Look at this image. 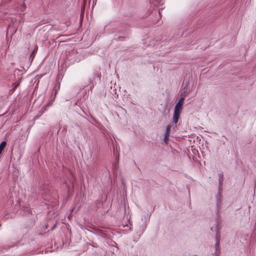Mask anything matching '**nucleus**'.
<instances>
[{"label": "nucleus", "mask_w": 256, "mask_h": 256, "mask_svg": "<svg viewBox=\"0 0 256 256\" xmlns=\"http://www.w3.org/2000/svg\"><path fill=\"white\" fill-rule=\"evenodd\" d=\"M36 50H34L33 52H32V54H31L30 55V58L32 57V55H34V53L36 52Z\"/></svg>", "instance_id": "13"}, {"label": "nucleus", "mask_w": 256, "mask_h": 256, "mask_svg": "<svg viewBox=\"0 0 256 256\" xmlns=\"http://www.w3.org/2000/svg\"><path fill=\"white\" fill-rule=\"evenodd\" d=\"M184 100V98H180L178 103L176 104L174 110L180 112V110L182 108L183 102Z\"/></svg>", "instance_id": "3"}, {"label": "nucleus", "mask_w": 256, "mask_h": 256, "mask_svg": "<svg viewBox=\"0 0 256 256\" xmlns=\"http://www.w3.org/2000/svg\"><path fill=\"white\" fill-rule=\"evenodd\" d=\"M60 84L59 83H58L57 85H56L54 88V90L55 92V94H54L55 96H56V95L58 92V90H60Z\"/></svg>", "instance_id": "9"}, {"label": "nucleus", "mask_w": 256, "mask_h": 256, "mask_svg": "<svg viewBox=\"0 0 256 256\" xmlns=\"http://www.w3.org/2000/svg\"><path fill=\"white\" fill-rule=\"evenodd\" d=\"M55 97H56V96H54V98H53L52 100H51L48 102V106H51V105L52 104V102H53V101H54V98H55Z\"/></svg>", "instance_id": "11"}, {"label": "nucleus", "mask_w": 256, "mask_h": 256, "mask_svg": "<svg viewBox=\"0 0 256 256\" xmlns=\"http://www.w3.org/2000/svg\"><path fill=\"white\" fill-rule=\"evenodd\" d=\"M180 112L174 110V114L172 118V122L174 124H176L178 122V118H180Z\"/></svg>", "instance_id": "4"}, {"label": "nucleus", "mask_w": 256, "mask_h": 256, "mask_svg": "<svg viewBox=\"0 0 256 256\" xmlns=\"http://www.w3.org/2000/svg\"><path fill=\"white\" fill-rule=\"evenodd\" d=\"M188 82H187L186 84V86L184 88V90H183L182 92V93L180 94L181 98H184V100L185 99V98L187 96L188 94V92H187V90L186 88L188 86Z\"/></svg>", "instance_id": "6"}, {"label": "nucleus", "mask_w": 256, "mask_h": 256, "mask_svg": "<svg viewBox=\"0 0 256 256\" xmlns=\"http://www.w3.org/2000/svg\"><path fill=\"white\" fill-rule=\"evenodd\" d=\"M194 256H197V255H196V254H195V255H194Z\"/></svg>", "instance_id": "17"}, {"label": "nucleus", "mask_w": 256, "mask_h": 256, "mask_svg": "<svg viewBox=\"0 0 256 256\" xmlns=\"http://www.w3.org/2000/svg\"><path fill=\"white\" fill-rule=\"evenodd\" d=\"M24 211L26 213H28V214H32V210L28 208H26L24 210Z\"/></svg>", "instance_id": "10"}, {"label": "nucleus", "mask_w": 256, "mask_h": 256, "mask_svg": "<svg viewBox=\"0 0 256 256\" xmlns=\"http://www.w3.org/2000/svg\"><path fill=\"white\" fill-rule=\"evenodd\" d=\"M172 126V124H169L166 126L164 137V140L166 142L169 140V136H170Z\"/></svg>", "instance_id": "2"}, {"label": "nucleus", "mask_w": 256, "mask_h": 256, "mask_svg": "<svg viewBox=\"0 0 256 256\" xmlns=\"http://www.w3.org/2000/svg\"><path fill=\"white\" fill-rule=\"evenodd\" d=\"M219 256L217 255V256Z\"/></svg>", "instance_id": "18"}, {"label": "nucleus", "mask_w": 256, "mask_h": 256, "mask_svg": "<svg viewBox=\"0 0 256 256\" xmlns=\"http://www.w3.org/2000/svg\"><path fill=\"white\" fill-rule=\"evenodd\" d=\"M215 248H216V252H214V255L216 256H219L220 254V244H215Z\"/></svg>", "instance_id": "8"}, {"label": "nucleus", "mask_w": 256, "mask_h": 256, "mask_svg": "<svg viewBox=\"0 0 256 256\" xmlns=\"http://www.w3.org/2000/svg\"><path fill=\"white\" fill-rule=\"evenodd\" d=\"M6 145V141H3L0 144V155L2 154Z\"/></svg>", "instance_id": "7"}, {"label": "nucleus", "mask_w": 256, "mask_h": 256, "mask_svg": "<svg viewBox=\"0 0 256 256\" xmlns=\"http://www.w3.org/2000/svg\"><path fill=\"white\" fill-rule=\"evenodd\" d=\"M218 190L219 192L218 194L216 196V206L218 208V210H219L220 206H221V202L222 200L221 198L222 197L221 192L222 191V182H223V178H224V174L223 173L219 174H218Z\"/></svg>", "instance_id": "1"}, {"label": "nucleus", "mask_w": 256, "mask_h": 256, "mask_svg": "<svg viewBox=\"0 0 256 256\" xmlns=\"http://www.w3.org/2000/svg\"><path fill=\"white\" fill-rule=\"evenodd\" d=\"M55 228V226H54L52 228V230H54Z\"/></svg>", "instance_id": "15"}, {"label": "nucleus", "mask_w": 256, "mask_h": 256, "mask_svg": "<svg viewBox=\"0 0 256 256\" xmlns=\"http://www.w3.org/2000/svg\"><path fill=\"white\" fill-rule=\"evenodd\" d=\"M20 84V82H18L16 84V85L14 86V89H15L17 88V86L19 85Z\"/></svg>", "instance_id": "12"}, {"label": "nucleus", "mask_w": 256, "mask_h": 256, "mask_svg": "<svg viewBox=\"0 0 256 256\" xmlns=\"http://www.w3.org/2000/svg\"><path fill=\"white\" fill-rule=\"evenodd\" d=\"M210 230H212H212H213V228H210Z\"/></svg>", "instance_id": "16"}, {"label": "nucleus", "mask_w": 256, "mask_h": 256, "mask_svg": "<svg viewBox=\"0 0 256 256\" xmlns=\"http://www.w3.org/2000/svg\"><path fill=\"white\" fill-rule=\"evenodd\" d=\"M216 236H215L216 244H220V234L219 232V228H218V224H216Z\"/></svg>", "instance_id": "5"}, {"label": "nucleus", "mask_w": 256, "mask_h": 256, "mask_svg": "<svg viewBox=\"0 0 256 256\" xmlns=\"http://www.w3.org/2000/svg\"><path fill=\"white\" fill-rule=\"evenodd\" d=\"M55 228V226H54L52 228V230H54Z\"/></svg>", "instance_id": "14"}]
</instances>
